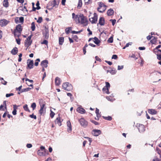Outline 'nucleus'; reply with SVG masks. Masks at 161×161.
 <instances>
[{"instance_id":"obj_7","label":"nucleus","mask_w":161,"mask_h":161,"mask_svg":"<svg viewBox=\"0 0 161 161\" xmlns=\"http://www.w3.org/2000/svg\"><path fill=\"white\" fill-rule=\"evenodd\" d=\"M43 35L44 38L46 39L49 37V30L48 26H46L44 27V29L43 31Z\"/></svg>"},{"instance_id":"obj_8","label":"nucleus","mask_w":161,"mask_h":161,"mask_svg":"<svg viewBox=\"0 0 161 161\" xmlns=\"http://www.w3.org/2000/svg\"><path fill=\"white\" fill-rule=\"evenodd\" d=\"M93 14V17L90 18L89 20L92 24H96L97 21V15L96 13Z\"/></svg>"},{"instance_id":"obj_61","label":"nucleus","mask_w":161,"mask_h":161,"mask_svg":"<svg viewBox=\"0 0 161 161\" xmlns=\"http://www.w3.org/2000/svg\"><path fill=\"white\" fill-rule=\"evenodd\" d=\"M124 66L123 65L120 66L118 65V69L119 70L123 68Z\"/></svg>"},{"instance_id":"obj_62","label":"nucleus","mask_w":161,"mask_h":161,"mask_svg":"<svg viewBox=\"0 0 161 161\" xmlns=\"http://www.w3.org/2000/svg\"><path fill=\"white\" fill-rule=\"evenodd\" d=\"M95 58V59L96 60L99 61V62L101 61V59L98 56H96Z\"/></svg>"},{"instance_id":"obj_5","label":"nucleus","mask_w":161,"mask_h":161,"mask_svg":"<svg viewBox=\"0 0 161 161\" xmlns=\"http://www.w3.org/2000/svg\"><path fill=\"white\" fill-rule=\"evenodd\" d=\"M98 3L99 7L97 8V10L98 12L100 13H103L104 12L106 9V6L102 2Z\"/></svg>"},{"instance_id":"obj_6","label":"nucleus","mask_w":161,"mask_h":161,"mask_svg":"<svg viewBox=\"0 0 161 161\" xmlns=\"http://www.w3.org/2000/svg\"><path fill=\"white\" fill-rule=\"evenodd\" d=\"M81 126L84 127H86L88 125L87 121L84 118H81L78 120Z\"/></svg>"},{"instance_id":"obj_63","label":"nucleus","mask_w":161,"mask_h":161,"mask_svg":"<svg viewBox=\"0 0 161 161\" xmlns=\"http://www.w3.org/2000/svg\"><path fill=\"white\" fill-rule=\"evenodd\" d=\"M152 161H161V160L157 158H156L153 159Z\"/></svg>"},{"instance_id":"obj_2","label":"nucleus","mask_w":161,"mask_h":161,"mask_svg":"<svg viewBox=\"0 0 161 161\" xmlns=\"http://www.w3.org/2000/svg\"><path fill=\"white\" fill-rule=\"evenodd\" d=\"M161 47V45H159L154 49L153 51L157 56V58L159 60L161 59V50L159 48Z\"/></svg>"},{"instance_id":"obj_1","label":"nucleus","mask_w":161,"mask_h":161,"mask_svg":"<svg viewBox=\"0 0 161 161\" xmlns=\"http://www.w3.org/2000/svg\"><path fill=\"white\" fill-rule=\"evenodd\" d=\"M72 18L77 23H80L84 26L87 24L88 20L86 17L84 16L82 14L75 15L74 13L72 14Z\"/></svg>"},{"instance_id":"obj_49","label":"nucleus","mask_w":161,"mask_h":161,"mask_svg":"<svg viewBox=\"0 0 161 161\" xmlns=\"http://www.w3.org/2000/svg\"><path fill=\"white\" fill-rule=\"evenodd\" d=\"M48 43V41L46 40H44L42 42H41V44H44L46 45H47Z\"/></svg>"},{"instance_id":"obj_33","label":"nucleus","mask_w":161,"mask_h":161,"mask_svg":"<svg viewBox=\"0 0 161 161\" xmlns=\"http://www.w3.org/2000/svg\"><path fill=\"white\" fill-rule=\"evenodd\" d=\"M82 5V2L81 0H79L78 3L77 4V7L78 8H80L81 7Z\"/></svg>"},{"instance_id":"obj_51","label":"nucleus","mask_w":161,"mask_h":161,"mask_svg":"<svg viewBox=\"0 0 161 161\" xmlns=\"http://www.w3.org/2000/svg\"><path fill=\"white\" fill-rule=\"evenodd\" d=\"M90 121L93 123L95 124V125H99V123L94 120H91Z\"/></svg>"},{"instance_id":"obj_52","label":"nucleus","mask_w":161,"mask_h":161,"mask_svg":"<svg viewBox=\"0 0 161 161\" xmlns=\"http://www.w3.org/2000/svg\"><path fill=\"white\" fill-rule=\"evenodd\" d=\"M132 44V42H129L126 44L125 47H124L123 48V49H124L126 47H128L129 45H131Z\"/></svg>"},{"instance_id":"obj_26","label":"nucleus","mask_w":161,"mask_h":161,"mask_svg":"<svg viewBox=\"0 0 161 161\" xmlns=\"http://www.w3.org/2000/svg\"><path fill=\"white\" fill-rule=\"evenodd\" d=\"M93 39L94 40L93 41V42L95 43L97 45H99V44L100 43V41L98 39V38L96 37H95Z\"/></svg>"},{"instance_id":"obj_58","label":"nucleus","mask_w":161,"mask_h":161,"mask_svg":"<svg viewBox=\"0 0 161 161\" xmlns=\"http://www.w3.org/2000/svg\"><path fill=\"white\" fill-rule=\"evenodd\" d=\"M118 56L116 55H113L112 57V59H116L118 58Z\"/></svg>"},{"instance_id":"obj_40","label":"nucleus","mask_w":161,"mask_h":161,"mask_svg":"<svg viewBox=\"0 0 161 161\" xmlns=\"http://www.w3.org/2000/svg\"><path fill=\"white\" fill-rule=\"evenodd\" d=\"M113 41V36L110 37L108 40L107 42L108 43H112Z\"/></svg>"},{"instance_id":"obj_36","label":"nucleus","mask_w":161,"mask_h":161,"mask_svg":"<svg viewBox=\"0 0 161 161\" xmlns=\"http://www.w3.org/2000/svg\"><path fill=\"white\" fill-rule=\"evenodd\" d=\"M102 117L104 119L108 120L110 121L112 119V117L110 116H108V117H105L103 116Z\"/></svg>"},{"instance_id":"obj_35","label":"nucleus","mask_w":161,"mask_h":161,"mask_svg":"<svg viewBox=\"0 0 161 161\" xmlns=\"http://www.w3.org/2000/svg\"><path fill=\"white\" fill-rule=\"evenodd\" d=\"M153 38L151 40V42L153 44H155L157 42V38L154 36H153Z\"/></svg>"},{"instance_id":"obj_11","label":"nucleus","mask_w":161,"mask_h":161,"mask_svg":"<svg viewBox=\"0 0 161 161\" xmlns=\"http://www.w3.org/2000/svg\"><path fill=\"white\" fill-rule=\"evenodd\" d=\"M9 21L5 19H3L0 21V25L1 27L6 26L9 23Z\"/></svg>"},{"instance_id":"obj_9","label":"nucleus","mask_w":161,"mask_h":161,"mask_svg":"<svg viewBox=\"0 0 161 161\" xmlns=\"http://www.w3.org/2000/svg\"><path fill=\"white\" fill-rule=\"evenodd\" d=\"M137 126L139 131L140 132L142 133L145 131V129L144 125L142 124H139L138 125H137Z\"/></svg>"},{"instance_id":"obj_60","label":"nucleus","mask_w":161,"mask_h":161,"mask_svg":"<svg viewBox=\"0 0 161 161\" xmlns=\"http://www.w3.org/2000/svg\"><path fill=\"white\" fill-rule=\"evenodd\" d=\"M73 38L75 41H77V40L78 39V37L77 35H75L73 36Z\"/></svg>"},{"instance_id":"obj_38","label":"nucleus","mask_w":161,"mask_h":161,"mask_svg":"<svg viewBox=\"0 0 161 161\" xmlns=\"http://www.w3.org/2000/svg\"><path fill=\"white\" fill-rule=\"evenodd\" d=\"M71 27H69L68 28H67L65 29V32L66 34H68L70 32V31L71 30Z\"/></svg>"},{"instance_id":"obj_17","label":"nucleus","mask_w":161,"mask_h":161,"mask_svg":"<svg viewBox=\"0 0 161 161\" xmlns=\"http://www.w3.org/2000/svg\"><path fill=\"white\" fill-rule=\"evenodd\" d=\"M60 79L58 77H57L55 79V85L58 86L61 83Z\"/></svg>"},{"instance_id":"obj_46","label":"nucleus","mask_w":161,"mask_h":161,"mask_svg":"<svg viewBox=\"0 0 161 161\" xmlns=\"http://www.w3.org/2000/svg\"><path fill=\"white\" fill-rule=\"evenodd\" d=\"M82 31H83L82 30H81L80 31H71V33L72 34H78V33H80L81 32H82Z\"/></svg>"},{"instance_id":"obj_29","label":"nucleus","mask_w":161,"mask_h":161,"mask_svg":"<svg viewBox=\"0 0 161 161\" xmlns=\"http://www.w3.org/2000/svg\"><path fill=\"white\" fill-rule=\"evenodd\" d=\"M32 42L30 41H27V40H25V47H28L29 46H30Z\"/></svg>"},{"instance_id":"obj_19","label":"nucleus","mask_w":161,"mask_h":161,"mask_svg":"<svg viewBox=\"0 0 161 161\" xmlns=\"http://www.w3.org/2000/svg\"><path fill=\"white\" fill-rule=\"evenodd\" d=\"M67 126L68 128L67 129L68 131L70 132L72 130V127L71 123L69 121H68L67 122Z\"/></svg>"},{"instance_id":"obj_15","label":"nucleus","mask_w":161,"mask_h":161,"mask_svg":"<svg viewBox=\"0 0 161 161\" xmlns=\"http://www.w3.org/2000/svg\"><path fill=\"white\" fill-rule=\"evenodd\" d=\"M98 24L101 26L104 25L105 24V19L103 17H101L99 20Z\"/></svg>"},{"instance_id":"obj_18","label":"nucleus","mask_w":161,"mask_h":161,"mask_svg":"<svg viewBox=\"0 0 161 161\" xmlns=\"http://www.w3.org/2000/svg\"><path fill=\"white\" fill-rule=\"evenodd\" d=\"M107 13V15L109 16L113 15L114 14V11L112 9L110 8L108 10Z\"/></svg>"},{"instance_id":"obj_64","label":"nucleus","mask_w":161,"mask_h":161,"mask_svg":"<svg viewBox=\"0 0 161 161\" xmlns=\"http://www.w3.org/2000/svg\"><path fill=\"white\" fill-rule=\"evenodd\" d=\"M153 36H150V35H149L147 37V38L148 40H150L151 39V38H153Z\"/></svg>"},{"instance_id":"obj_30","label":"nucleus","mask_w":161,"mask_h":161,"mask_svg":"<svg viewBox=\"0 0 161 161\" xmlns=\"http://www.w3.org/2000/svg\"><path fill=\"white\" fill-rule=\"evenodd\" d=\"M64 37H60L59 38V44L60 45H62L64 42Z\"/></svg>"},{"instance_id":"obj_48","label":"nucleus","mask_w":161,"mask_h":161,"mask_svg":"<svg viewBox=\"0 0 161 161\" xmlns=\"http://www.w3.org/2000/svg\"><path fill=\"white\" fill-rule=\"evenodd\" d=\"M42 21V17H39L37 20V22L39 23H41Z\"/></svg>"},{"instance_id":"obj_13","label":"nucleus","mask_w":161,"mask_h":161,"mask_svg":"<svg viewBox=\"0 0 161 161\" xmlns=\"http://www.w3.org/2000/svg\"><path fill=\"white\" fill-rule=\"evenodd\" d=\"M48 63V60H44L41 62V65L42 67L47 68V67Z\"/></svg>"},{"instance_id":"obj_25","label":"nucleus","mask_w":161,"mask_h":161,"mask_svg":"<svg viewBox=\"0 0 161 161\" xmlns=\"http://www.w3.org/2000/svg\"><path fill=\"white\" fill-rule=\"evenodd\" d=\"M116 72L117 71L114 68L111 69L110 70H107V73L110 72L112 75L115 74L116 73Z\"/></svg>"},{"instance_id":"obj_50","label":"nucleus","mask_w":161,"mask_h":161,"mask_svg":"<svg viewBox=\"0 0 161 161\" xmlns=\"http://www.w3.org/2000/svg\"><path fill=\"white\" fill-rule=\"evenodd\" d=\"M110 21H111V22L112 23V25L113 26L116 23V20L115 19H111L110 20Z\"/></svg>"},{"instance_id":"obj_44","label":"nucleus","mask_w":161,"mask_h":161,"mask_svg":"<svg viewBox=\"0 0 161 161\" xmlns=\"http://www.w3.org/2000/svg\"><path fill=\"white\" fill-rule=\"evenodd\" d=\"M36 107V103H33L31 105V107L32 108L33 110H34Z\"/></svg>"},{"instance_id":"obj_3","label":"nucleus","mask_w":161,"mask_h":161,"mask_svg":"<svg viewBox=\"0 0 161 161\" xmlns=\"http://www.w3.org/2000/svg\"><path fill=\"white\" fill-rule=\"evenodd\" d=\"M40 109L39 111V113L41 115H44L46 112V107H45V103L43 102L42 103H40Z\"/></svg>"},{"instance_id":"obj_22","label":"nucleus","mask_w":161,"mask_h":161,"mask_svg":"<svg viewBox=\"0 0 161 161\" xmlns=\"http://www.w3.org/2000/svg\"><path fill=\"white\" fill-rule=\"evenodd\" d=\"M18 49L16 47H14L11 51V53L14 55H16L18 52Z\"/></svg>"},{"instance_id":"obj_23","label":"nucleus","mask_w":161,"mask_h":161,"mask_svg":"<svg viewBox=\"0 0 161 161\" xmlns=\"http://www.w3.org/2000/svg\"><path fill=\"white\" fill-rule=\"evenodd\" d=\"M148 112L149 114L152 115L155 114L157 113V111L153 109H149L148 110Z\"/></svg>"},{"instance_id":"obj_4","label":"nucleus","mask_w":161,"mask_h":161,"mask_svg":"<svg viewBox=\"0 0 161 161\" xmlns=\"http://www.w3.org/2000/svg\"><path fill=\"white\" fill-rule=\"evenodd\" d=\"M62 87L64 90L68 91H71L73 89V87L71 84L67 82L63 83Z\"/></svg>"},{"instance_id":"obj_34","label":"nucleus","mask_w":161,"mask_h":161,"mask_svg":"<svg viewBox=\"0 0 161 161\" xmlns=\"http://www.w3.org/2000/svg\"><path fill=\"white\" fill-rule=\"evenodd\" d=\"M31 88L30 87H27L25 88L22 89L20 91L21 93H22L24 92H26L30 91Z\"/></svg>"},{"instance_id":"obj_28","label":"nucleus","mask_w":161,"mask_h":161,"mask_svg":"<svg viewBox=\"0 0 161 161\" xmlns=\"http://www.w3.org/2000/svg\"><path fill=\"white\" fill-rule=\"evenodd\" d=\"M3 5L6 8L8 7L9 5L8 0H4L3 3Z\"/></svg>"},{"instance_id":"obj_59","label":"nucleus","mask_w":161,"mask_h":161,"mask_svg":"<svg viewBox=\"0 0 161 161\" xmlns=\"http://www.w3.org/2000/svg\"><path fill=\"white\" fill-rule=\"evenodd\" d=\"M87 31L89 32V33L88 34V35L89 36L90 35H92V31L90 30L89 29V28H88L87 29Z\"/></svg>"},{"instance_id":"obj_55","label":"nucleus","mask_w":161,"mask_h":161,"mask_svg":"<svg viewBox=\"0 0 161 161\" xmlns=\"http://www.w3.org/2000/svg\"><path fill=\"white\" fill-rule=\"evenodd\" d=\"M29 116L32 118H33V119H36V116L35 115H34L33 114H31V115H30Z\"/></svg>"},{"instance_id":"obj_31","label":"nucleus","mask_w":161,"mask_h":161,"mask_svg":"<svg viewBox=\"0 0 161 161\" xmlns=\"http://www.w3.org/2000/svg\"><path fill=\"white\" fill-rule=\"evenodd\" d=\"M103 92L107 94H109L108 88H106V87H104L103 89Z\"/></svg>"},{"instance_id":"obj_54","label":"nucleus","mask_w":161,"mask_h":161,"mask_svg":"<svg viewBox=\"0 0 161 161\" xmlns=\"http://www.w3.org/2000/svg\"><path fill=\"white\" fill-rule=\"evenodd\" d=\"M97 115V118H95V119L97 120H99V118L101 117V115L99 113L96 114Z\"/></svg>"},{"instance_id":"obj_37","label":"nucleus","mask_w":161,"mask_h":161,"mask_svg":"<svg viewBox=\"0 0 161 161\" xmlns=\"http://www.w3.org/2000/svg\"><path fill=\"white\" fill-rule=\"evenodd\" d=\"M36 27L34 22H32L31 24V29L32 31H34Z\"/></svg>"},{"instance_id":"obj_47","label":"nucleus","mask_w":161,"mask_h":161,"mask_svg":"<svg viewBox=\"0 0 161 161\" xmlns=\"http://www.w3.org/2000/svg\"><path fill=\"white\" fill-rule=\"evenodd\" d=\"M55 113L51 110V113H50V117L52 118H53V117L54 116V115H55Z\"/></svg>"},{"instance_id":"obj_32","label":"nucleus","mask_w":161,"mask_h":161,"mask_svg":"<svg viewBox=\"0 0 161 161\" xmlns=\"http://www.w3.org/2000/svg\"><path fill=\"white\" fill-rule=\"evenodd\" d=\"M17 108V106L16 105H14V110L12 112V114L14 115H15L16 114Z\"/></svg>"},{"instance_id":"obj_24","label":"nucleus","mask_w":161,"mask_h":161,"mask_svg":"<svg viewBox=\"0 0 161 161\" xmlns=\"http://www.w3.org/2000/svg\"><path fill=\"white\" fill-rule=\"evenodd\" d=\"M53 7H57L59 4V0H53Z\"/></svg>"},{"instance_id":"obj_39","label":"nucleus","mask_w":161,"mask_h":161,"mask_svg":"<svg viewBox=\"0 0 161 161\" xmlns=\"http://www.w3.org/2000/svg\"><path fill=\"white\" fill-rule=\"evenodd\" d=\"M23 108L25 111L29 112H30V110L28 108V105L27 104H26L23 106Z\"/></svg>"},{"instance_id":"obj_10","label":"nucleus","mask_w":161,"mask_h":161,"mask_svg":"<svg viewBox=\"0 0 161 161\" xmlns=\"http://www.w3.org/2000/svg\"><path fill=\"white\" fill-rule=\"evenodd\" d=\"M27 68L29 69H32L33 68V61L32 60L30 59H28L27 61Z\"/></svg>"},{"instance_id":"obj_57","label":"nucleus","mask_w":161,"mask_h":161,"mask_svg":"<svg viewBox=\"0 0 161 161\" xmlns=\"http://www.w3.org/2000/svg\"><path fill=\"white\" fill-rule=\"evenodd\" d=\"M19 20L20 21V22L23 23L24 22V18L23 17H21L19 18Z\"/></svg>"},{"instance_id":"obj_12","label":"nucleus","mask_w":161,"mask_h":161,"mask_svg":"<svg viewBox=\"0 0 161 161\" xmlns=\"http://www.w3.org/2000/svg\"><path fill=\"white\" fill-rule=\"evenodd\" d=\"M101 131L100 130L95 129L92 131V134L95 136H97L101 134Z\"/></svg>"},{"instance_id":"obj_20","label":"nucleus","mask_w":161,"mask_h":161,"mask_svg":"<svg viewBox=\"0 0 161 161\" xmlns=\"http://www.w3.org/2000/svg\"><path fill=\"white\" fill-rule=\"evenodd\" d=\"M21 32L16 31L15 30H14V36L15 37H20L21 36Z\"/></svg>"},{"instance_id":"obj_27","label":"nucleus","mask_w":161,"mask_h":161,"mask_svg":"<svg viewBox=\"0 0 161 161\" xmlns=\"http://www.w3.org/2000/svg\"><path fill=\"white\" fill-rule=\"evenodd\" d=\"M5 106V108L6 109H7V105H6V101H4L3 103V105H1L0 106V110L2 109V110L4 111V109L3 108V107L4 106Z\"/></svg>"},{"instance_id":"obj_56","label":"nucleus","mask_w":161,"mask_h":161,"mask_svg":"<svg viewBox=\"0 0 161 161\" xmlns=\"http://www.w3.org/2000/svg\"><path fill=\"white\" fill-rule=\"evenodd\" d=\"M14 94L13 93H10L9 94H6V97H10L11 96H13Z\"/></svg>"},{"instance_id":"obj_53","label":"nucleus","mask_w":161,"mask_h":161,"mask_svg":"<svg viewBox=\"0 0 161 161\" xmlns=\"http://www.w3.org/2000/svg\"><path fill=\"white\" fill-rule=\"evenodd\" d=\"M106 86L104 87H106V88H109L110 87V85L109 82H106Z\"/></svg>"},{"instance_id":"obj_14","label":"nucleus","mask_w":161,"mask_h":161,"mask_svg":"<svg viewBox=\"0 0 161 161\" xmlns=\"http://www.w3.org/2000/svg\"><path fill=\"white\" fill-rule=\"evenodd\" d=\"M77 111L78 113L81 114H85L86 112V110L80 107H78L77 108Z\"/></svg>"},{"instance_id":"obj_45","label":"nucleus","mask_w":161,"mask_h":161,"mask_svg":"<svg viewBox=\"0 0 161 161\" xmlns=\"http://www.w3.org/2000/svg\"><path fill=\"white\" fill-rule=\"evenodd\" d=\"M16 41L18 45H20V44L21 40L19 37H18V38H16Z\"/></svg>"},{"instance_id":"obj_42","label":"nucleus","mask_w":161,"mask_h":161,"mask_svg":"<svg viewBox=\"0 0 161 161\" xmlns=\"http://www.w3.org/2000/svg\"><path fill=\"white\" fill-rule=\"evenodd\" d=\"M0 80L2 81L1 83L2 84L4 85H6L7 84V82L4 80L3 78H1Z\"/></svg>"},{"instance_id":"obj_43","label":"nucleus","mask_w":161,"mask_h":161,"mask_svg":"<svg viewBox=\"0 0 161 161\" xmlns=\"http://www.w3.org/2000/svg\"><path fill=\"white\" fill-rule=\"evenodd\" d=\"M37 154L39 156H43L44 155V153L41 152L40 150H38L37 151Z\"/></svg>"},{"instance_id":"obj_16","label":"nucleus","mask_w":161,"mask_h":161,"mask_svg":"<svg viewBox=\"0 0 161 161\" xmlns=\"http://www.w3.org/2000/svg\"><path fill=\"white\" fill-rule=\"evenodd\" d=\"M62 121H61V119L59 117L57 118L55 120V123L58 124L59 126H60L62 125Z\"/></svg>"},{"instance_id":"obj_41","label":"nucleus","mask_w":161,"mask_h":161,"mask_svg":"<svg viewBox=\"0 0 161 161\" xmlns=\"http://www.w3.org/2000/svg\"><path fill=\"white\" fill-rule=\"evenodd\" d=\"M22 87V86L21 85V86H20L19 87H18V88L16 87V90L18 91H19L20 92H18V94H20L21 93L20 91L22 90H21Z\"/></svg>"},{"instance_id":"obj_21","label":"nucleus","mask_w":161,"mask_h":161,"mask_svg":"<svg viewBox=\"0 0 161 161\" xmlns=\"http://www.w3.org/2000/svg\"><path fill=\"white\" fill-rule=\"evenodd\" d=\"M14 30L21 32L22 30L21 25H18L16 26V28Z\"/></svg>"}]
</instances>
